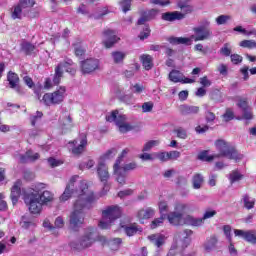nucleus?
Instances as JSON below:
<instances>
[{"mask_svg": "<svg viewBox=\"0 0 256 256\" xmlns=\"http://www.w3.org/2000/svg\"><path fill=\"white\" fill-rule=\"evenodd\" d=\"M113 171L115 179L119 185L123 186L127 183V172H124L121 168V160H116L113 165Z\"/></svg>", "mask_w": 256, "mask_h": 256, "instance_id": "obj_15", "label": "nucleus"}, {"mask_svg": "<svg viewBox=\"0 0 256 256\" xmlns=\"http://www.w3.org/2000/svg\"><path fill=\"white\" fill-rule=\"evenodd\" d=\"M81 71L84 75L93 73L99 69V60L95 58L86 59L80 62Z\"/></svg>", "mask_w": 256, "mask_h": 256, "instance_id": "obj_13", "label": "nucleus"}, {"mask_svg": "<svg viewBox=\"0 0 256 256\" xmlns=\"http://www.w3.org/2000/svg\"><path fill=\"white\" fill-rule=\"evenodd\" d=\"M116 96L118 97V99H120V101H123V103L131 105V95L127 94V90L125 88H117Z\"/></svg>", "mask_w": 256, "mask_h": 256, "instance_id": "obj_28", "label": "nucleus"}, {"mask_svg": "<svg viewBox=\"0 0 256 256\" xmlns=\"http://www.w3.org/2000/svg\"><path fill=\"white\" fill-rule=\"evenodd\" d=\"M165 219H167V215H163V214L162 216L160 215L159 218L154 219L150 225L151 229H157V227H161Z\"/></svg>", "mask_w": 256, "mask_h": 256, "instance_id": "obj_43", "label": "nucleus"}, {"mask_svg": "<svg viewBox=\"0 0 256 256\" xmlns=\"http://www.w3.org/2000/svg\"><path fill=\"white\" fill-rule=\"evenodd\" d=\"M125 57H127V52H123V51H113L111 53V58L113 63H115L116 65H121V63H123V61H125Z\"/></svg>", "mask_w": 256, "mask_h": 256, "instance_id": "obj_33", "label": "nucleus"}, {"mask_svg": "<svg viewBox=\"0 0 256 256\" xmlns=\"http://www.w3.org/2000/svg\"><path fill=\"white\" fill-rule=\"evenodd\" d=\"M20 227H22V229H35L37 227V222L33 218L22 216Z\"/></svg>", "mask_w": 256, "mask_h": 256, "instance_id": "obj_26", "label": "nucleus"}, {"mask_svg": "<svg viewBox=\"0 0 256 256\" xmlns=\"http://www.w3.org/2000/svg\"><path fill=\"white\" fill-rule=\"evenodd\" d=\"M215 147L218 151V154H214L216 159H219V157H226L227 159H233L234 161H241V159H243V155L239 154V152L225 140H217L215 142Z\"/></svg>", "mask_w": 256, "mask_h": 256, "instance_id": "obj_4", "label": "nucleus"}, {"mask_svg": "<svg viewBox=\"0 0 256 256\" xmlns=\"http://www.w3.org/2000/svg\"><path fill=\"white\" fill-rule=\"evenodd\" d=\"M93 243H95V238H93V232H90L82 236L79 240L72 241L70 247L76 249V251H81L87 249V247H91Z\"/></svg>", "mask_w": 256, "mask_h": 256, "instance_id": "obj_11", "label": "nucleus"}, {"mask_svg": "<svg viewBox=\"0 0 256 256\" xmlns=\"http://www.w3.org/2000/svg\"><path fill=\"white\" fill-rule=\"evenodd\" d=\"M85 147H87V137L81 139L80 144L72 149V153L74 155H81L85 151Z\"/></svg>", "mask_w": 256, "mask_h": 256, "instance_id": "obj_36", "label": "nucleus"}, {"mask_svg": "<svg viewBox=\"0 0 256 256\" xmlns=\"http://www.w3.org/2000/svg\"><path fill=\"white\" fill-rule=\"evenodd\" d=\"M203 181H205V178L201 173L194 174L192 177L193 189H199L203 185Z\"/></svg>", "mask_w": 256, "mask_h": 256, "instance_id": "obj_35", "label": "nucleus"}, {"mask_svg": "<svg viewBox=\"0 0 256 256\" xmlns=\"http://www.w3.org/2000/svg\"><path fill=\"white\" fill-rule=\"evenodd\" d=\"M119 41V37L115 34V31L106 29L103 31V43L106 49H111L115 43Z\"/></svg>", "mask_w": 256, "mask_h": 256, "instance_id": "obj_16", "label": "nucleus"}, {"mask_svg": "<svg viewBox=\"0 0 256 256\" xmlns=\"http://www.w3.org/2000/svg\"><path fill=\"white\" fill-rule=\"evenodd\" d=\"M12 19H21L23 17V8H21V5H16L12 8L11 13Z\"/></svg>", "mask_w": 256, "mask_h": 256, "instance_id": "obj_38", "label": "nucleus"}, {"mask_svg": "<svg viewBox=\"0 0 256 256\" xmlns=\"http://www.w3.org/2000/svg\"><path fill=\"white\" fill-rule=\"evenodd\" d=\"M121 217V208L117 205L107 206L102 211V218L99 222L100 229H111V225L116 219Z\"/></svg>", "mask_w": 256, "mask_h": 256, "instance_id": "obj_5", "label": "nucleus"}, {"mask_svg": "<svg viewBox=\"0 0 256 256\" xmlns=\"http://www.w3.org/2000/svg\"><path fill=\"white\" fill-rule=\"evenodd\" d=\"M115 155H117V149L111 148L102 156V159H113Z\"/></svg>", "mask_w": 256, "mask_h": 256, "instance_id": "obj_63", "label": "nucleus"}, {"mask_svg": "<svg viewBox=\"0 0 256 256\" xmlns=\"http://www.w3.org/2000/svg\"><path fill=\"white\" fill-rule=\"evenodd\" d=\"M231 51H233V46H231V43H225L220 48V55H223V57H231Z\"/></svg>", "mask_w": 256, "mask_h": 256, "instance_id": "obj_39", "label": "nucleus"}, {"mask_svg": "<svg viewBox=\"0 0 256 256\" xmlns=\"http://www.w3.org/2000/svg\"><path fill=\"white\" fill-rule=\"evenodd\" d=\"M123 13H127V11H131V0H122L120 2Z\"/></svg>", "mask_w": 256, "mask_h": 256, "instance_id": "obj_60", "label": "nucleus"}, {"mask_svg": "<svg viewBox=\"0 0 256 256\" xmlns=\"http://www.w3.org/2000/svg\"><path fill=\"white\" fill-rule=\"evenodd\" d=\"M237 107H239L240 109L245 110V109H249V103L247 102V98H243L241 96L237 97Z\"/></svg>", "mask_w": 256, "mask_h": 256, "instance_id": "obj_47", "label": "nucleus"}, {"mask_svg": "<svg viewBox=\"0 0 256 256\" xmlns=\"http://www.w3.org/2000/svg\"><path fill=\"white\" fill-rule=\"evenodd\" d=\"M240 47H244L245 49H256V41L255 40H243L240 42Z\"/></svg>", "mask_w": 256, "mask_h": 256, "instance_id": "obj_48", "label": "nucleus"}, {"mask_svg": "<svg viewBox=\"0 0 256 256\" xmlns=\"http://www.w3.org/2000/svg\"><path fill=\"white\" fill-rule=\"evenodd\" d=\"M140 61L146 71H151V69H153V56L143 54L140 56Z\"/></svg>", "mask_w": 256, "mask_h": 256, "instance_id": "obj_30", "label": "nucleus"}, {"mask_svg": "<svg viewBox=\"0 0 256 256\" xmlns=\"http://www.w3.org/2000/svg\"><path fill=\"white\" fill-rule=\"evenodd\" d=\"M43 117V112L37 111L36 114H33L30 116V123L33 127L37 124L38 121H41V118Z\"/></svg>", "mask_w": 256, "mask_h": 256, "instance_id": "obj_51", "label": "nucleus"}, {"mask_svg": "<svg viewBox=\"0 0 256 256\" xmlns=\"http://www.w3.org/2000/svg\"><path fill=\"white\" fill-rule=\"evenodd\" d=\"M137 168V163L130 162L128 164H125L124 166H121V169L124 173H127V171H135Z\"/></svg>", "mask_w": 256, "mask_h": 256, "instance_id": "obj_58", "label": "nucleus"}, {"mask_svg": "<svg viewBox=\"0 0 256 256\" xmlns=\"http://www.w3.org/2000/svg\"><path fill=\"white\" fill-rule=\"evenodd\" d=\"M235 237H240V239H244L247 243H251L252 245H256V231L255 230H234Z\"/></svg>", "mask_w": 256, "mask_h": 256, "instance_id": "obj_14", "label": "nucleus"}, {"mask_svg": "<svg viewBox=\"0 0 256 256\" xmlns=\"http://www.w3.org/2000/svg\"><path fill=\"white\" fill-rule=\"evenodd\" d=\"M169 79L173 83H195V79L185 78V75L178 70H172L169 73Z\"/></svg>", "mask_w": 256, "mask_h": 256, "instance_id": "obj_17", "label": "nucleus"}, {"mask_svg": "<svg viewBox=\"0 0 256 256\" xmlns=\"http://www.w3.org/2000/svg\"><path fill=\"white\" fill-rule=\"evenodd\" d=\"M177 7L182 11L184 16L193 13V6L189 4V0H178Z\"/></svg>", "mask_w": 256, "mask_h": 256, "instance_id": "obj_27", "label": "nucleus"}, {"mask_svg": "<svg viewBox=\"0 0 256 256\" xmlns=\"http://www.w3.org/2000/svg\"><path fill=\"white\" fill-rule=\"evenodd\" d=\"M18 5H20V8L23 9H31L33 5H35V0H20Z\"/></svg>", "mask_w": 256, "mask_h": 256, "instance_id": "obj_50", "label": "nucleus"}, {"mask_svg": "<svg viewBox=\"0 0 256 256\" xmlns=\"http://www.w3.org/2000/svg\"><path fill=\"white\" fill-rule=\"evenodd\" d=\"M59 123L63 131H69V129H73V118H71V115L67 112L61 114Z\"/></svg>", "mask_w": 256, "mask_h": 256, "instance_id": "obj_19", "label": "nucleus"}, {"mask_svg": "<svg viewBox=\"0 0 256 256\" xmlns=\"http://www.w3.org/2000/svg\"><path fill=\"white\" fill-rule=\"evenodd\" d=\"M73 47L76 57H83L85 55V48L81 44H73Z\"/></svg>", "mask_w": 256, "mask_h": 256, "instance_id": "obj_56", "label": "nucleus"}, {"mask_svg": "<svg viewBox=\"0 0 256 256\" xmlns=\"http://www.w3.org/2000/svg\"><path fill=\"white\" fill-rule=\"evenodd\" d=\"M159 207V213L160 215H167V212L169 211V204H167L166 201H161L158 204Z\"/></svg>", "mask_w": 256, "mask_h": 256, "instance_id": "obj_53", "label": "nucleus"}, {"mask_svg": "<svg viewBox=\"0 0 256 256\" xmlns=\"http://www.w3.org/2000/svg\"><path fill=\"white\" fill-rule=\"evenodd\" d=\"M21 51H23L25 55H35L36 53H39L37 46L27 41L21 43Z\"/></svg>", "mask_w": 256, "mask_h": 256, "instance_id": "obj_24", "label": "nucleus"}, {"mask_svg": "<svg viewBox=\"0 0 256 256\" xmlns=\"http://www.w3.org/2000/svg\"><path fill=\"white\" fill-rule=\"evenodd\" d=\"M231 19H232L231 15L222 14V15L216 17V19H215L216 25H227V23H229V21H231Z\"/></svg>", "mask_w": 256, "mask_h": 256, "instance_id": "obj_40", "label": "nucleus"}, {"mask_svg": "<svg viewBox=\"0 0 256 256\" xmlns=\"http://www.w3.org/2000/svg\"><path fill=\"white\" fill-rule=\"evenodd\" d=\"M205 224V220L203 218H195L191 215H186V224L191 225L192 227H201Z\"/></svg>", "mask_w": 256, "mask_h": 256, "instance_id": "obj_34", "label": "nucleus"}, {"mask_svg": "<svg viewBox=\"0 0 256 256\" xmlns=\"http://www.w3.org/2000/svg\"><path fill=\"white\" fill-rule=\"evenodd\" d=\"M21 185V180H17L11 188L10 199L13 205H15L17 201H19V197H21Z\"/></svg>", "mask_w": 256, "mask_h": 256, "instance_id": "obj_22", "label": "nucleus"}, {"mask_svg": "<svg viewBox=\"0 0 256 256\" xmlns=\"http://www.w3.org/2000/svg\"><path fill=\"white\" fill-rule=\"evenodd\" d=\"M161 19L163 21H181L182 19H185V14L174 11V12H165L162 14Z\"/></svg>", "mask_w": 256, "mask_h": 256, "instance_id": "obj_23", "label": "nucleus"}, {"mask_svg": "<svg viewBox=\"0 0 256 256\" xmlns=\"http://www.w3.org/2000/svg\"><path fill=\"white\" fill-rule=\"evenodd\" d=\"M179 111H180L181 115H195V114L199 113V107L180 105Z\"/></svg>", "mask_w": 256, "mask_h": 256, "instance_id": "obj_32", "label": "nucleus"}, {"mask_svg": "<svg viewBox=\"0 0 256 256\" xmlns=\"http://www.w3.org/2000/svg\"><path fill=\"white\" fill-rule=\"evenodd\" d=\"M24 201L26 205L29 206L30 213L37 215V213H41V209H43V204L39 199V195L33 192V189H30L24 196Z\"/></svg>", "mask_w": 256, "mask_h": 256, "instance_id": "obj_9", "label": "nucleus"}, {"mask_svg": "<svg viewBox=\"0 0 256 256\" xmlns=\"http://www.w3.org/2000/svg\"><path fill=\"white\" fill-rule=\"evenodd\" d=\"M230 59L233 65H239V63H243V56L239 54H231Z\"/></svg>", "mask_w": 256, "mask_h": 256, "instance_id": "obj_59", "label": "nucleus"}, {"mask_svg": "<svg viewBox=\"0 0 256 256\" xmlns=\"http://www.w3.org/2000/svg\"><path fill=\"white\" fill-rule=\"evenodd\" d=\"M174 133L176 134V137H178V139H187L188 137L187 130L183 127L175 128Z\"/></svg>", "mask_w": 256, "mask_h": 256, "instance_id": "obj_46", "label": "nucleus"}, {"mask_svg": "<svg viewBox=\"0 0 256 256\" xmlns=\"http://www.w3.org/2000/svg\"><path fill=\"white\" fill-rule=\"evenodd\" d=\"M66 96L67 88H65V86H61L53 93L44 94L40 103H43V105H46L47 107H51V105H61V103L65 101Z\"/></svg>", "mask_w": 256, "mask_h": 256, "instance_id": "obj_6", "label": "nucleus"}, {"mask_svg": "<svg viewBox=\"0 0 256 256\" xmlns=\"http://www.w3.org/2000/svg\"><path fill=\"white\" fill-rule=\"evenodd\" d=\"M193 235V230L185 229L182 232L178 233L179 239H183V247H189L191 243V237Z\"/></svg>", "mask_w": 256, "mask_h": 256, "instance_id": "obj_31", "label": "nucleus"}, {"mask_svg": "<svg viewBox=\"0 0 256 256\" xmlns=\"http://www.w3.org/2000/svg\"><path fill=\"white\" fill-rule=\"evenodd\" d=\"M79 176H72L65 188L64 193L60 196V201H69L71 196L78 195V199L74 203V210L70 214V229L78 231L79 227L85 223V212L83 209H91L92 203L97 199L107 195L109 186L105 185L100 194H95L89 190L86 180H81L77 185Z\"/></svg>", "mask_w": 256, "mask_h": 256, "instance_id": "obj_1", "label": "nucleus"}, {"mask_svg": "<svg viewBox=\"0 0 256 256\" xmlns=\"http://www.w3.org/2000/svg\"><path fill=\"white\" fill-rule=\"evenodd\" d=\"M179 247H177V244H173L167 254V256H177L179 255Z\"/></svg>", "mask_w": 256, "mask_h": 256, "instance_id": "obj_64", "label": "nucleus"}, {"mask_svg": "<svg viewBox=\"0 0 256 256\" xmlns=\"http://www.w3.org/2000/svg\"><path fill=\"white\" fill-rule=\"evenodd\" d=\"M151 35V28H149V25L145 24L143 27V31L139 34V39L141 41H144V39H147Z\"/></svg>", "mask_w": 256, "mask_h": 256, "instance_id": "obj_52", "label": "nucleus"}, {"mask_svg": "<svg viewBox=\"0 0 256 256\" xmlns=\"http://www.w3.org/2000/svg\"><path fill=\"white\" fill-rule=\"evenodd\" d=\"M155 216V210L153 208L141 209L137 213V217L141 223L145 221V219H151V217Z\"/></svg>", "mask_w": 256, "mask_h": 256, "instance_id": "obj_25", "label": "nucleus"}, {"mask_svg": "<svg viewBox=\"0 0 256 256\" xmlns=\"http://www.w3.org/2000/svg\"><path fill=\"white\" fill-rule=\"evenodd\" d=\"M121 243H123V240L121 238H114L108 241V245L112 251H117L119 247L121 246Z\"/></svg>", "mask_w": 256, "mask_h": 256, "instance_id": "obj_42", "label": "nucleus"}, {"mask_svg": "<svg viewBox=\"0 0 256 256\" xmlns=\"http://www.w3.org/2000/svg\"><path fill=\"white\" fill-rule=\"evenodd\" d=\"M146 19H148V21H153V19H155V17H157V15H159V10L157 9H150L148 11H144L142 12Z\"/></svg>", "mask_w": 256, "mask_h": 256, "instance_id": "obj_45", "label": "nucleus"}, {"mask_svg": "<svg viewBox=\"0 0 256 256\" xmlns=\"http://www.w3.org/2000/svg\"><path fill=\"white\" fill-rule=\"evenodd\" d=\"M243 201H244V207H246V209H253V207H255V200L249 197L248 195H245L243 197Z\"/></svg>", "mask_w": 256, "mask_h": 256, "instance_id": "obj_49", "label": "nucleus"}, {"mask_svg": "<svg viewBox=\"0 0 256 256\" xmlns=\"http://www.w3.org/2000/svg\"><path fill=\"white\" fill-rule=\"evenodd\" d=\"M46 187L47 184L45 183H37L32 188V191L38 195V200H40L42 205H49V203H53L55 200V194L49 190H44Z\"/></svg>", "mask_w": 256, "mask_h": 256, "instance_id": "obj_8", "label": "nucleus"}, {"mask_svg": "<svg viewBox=\"0 0 256 256\" xmlns=\"http://www.w3.org/2000/svg\"><path fill=\"white\" fill-rule=\"evenodd\" d=\"M73 65L72 60L64 61L58 64V67L55 68V74L53 77L54 85H59L61 83V79L63 78V71L66 73H70V75H75V68L71 67Z\"/></svg>", "mask_w": 256, "mask_h": 256, "instance_id": "obj_10", "label": "nucleus"}, {"mask_svg": "<svg viewBox=\"0 0 256 256\" xmlns=\"http://www.w3.org/2000/svg\"><path fill=\"white\" fill-rule=\"evenodd\" d=\"M148 239L155 245V247H161L165 245V240L167 238L163 234H152L148 236Z\"/></svg>", "mask_w": 256, "mask_h": 256, "instance_id": "obj_29", "label": "nucleus"}, {"mask_svg": "<svg viewBox=\"0 0 256 256\" xmlns=\"http://www.w3.org/2000/svg\"><path fill=\"white\" fill-rule=\"evenodd\" d=\"M217 243H219L217 236L213 235L207 238L203 244L204 252L211 253L212 251H215V249H217Z\"/></svg>", "mask_w": 256, "mask_h": 256, "instance_id": "obj_21", "label": "nucleus"}, {"mask_svg": "<svg viewBox=\"0 0 256 256\" xmlns=\"http://www.w3.org/2000/svg\"><path fill=\"white\" fill-rule=\"evenodd\" d=\"M188 205L186 203L177 202L174 205V210L170 211L166 215V219L174 227H182L186 225L187 216H185V211H187Z\"/></svg>", "mask_w": 256, "mask_h": 256, "instance_id": "obj_3", "label": "nucleus"}, {"mask_svg": "<svg viewBox=\"0 0 256 256\" xmlns=\"http://www.w3.org/2000/svg\"><path fill=\"white\" fill-rule=\"evenodd\" d=\"M97 174L102 183H107V181H109V168L107 167V164H105V162L100 161L98 163Z\"/></svg>", "mask_w": 256, "mask_h": 256, "instance_id": "obj_18", "label": "nucleus"}, {"mask_svg": "<svg viewBox=\"0 0 256 256\" xmlns=\"http://www.w3.org/2000/svg\"><path fill=\"white\" fill-rule=\"evenodd\" d=\"M133 193H134L133 189L128 188L118 192V197H120V199H125V197H129L133 195Z\"/></svg>", "mask_w": 256, "mask_h": 256, "instance_id": "obj_61", "label": "nucleus"}, {"mask_svg": "<svg viewBox=\"0 0 256 256\" xmlns=\"http://www.w3.org/2000/svg\"><path fill=\"white\" fill-rule=\"evenodd\" d=\"M124 228V231L128 237H133L139 231V228L137 225H129V226H122Z\"/></svg>", "mask_w": 256, "mask_h": 256, "instance_id": "obj_44", "label": "nucleus"}, {"mask_svg": "<svg viewBox=\"0 0 256 256\" xmlns=\"http://www.w3.org/2000/svg\"><path fill=\"white\" fill-rule=\"evenodd\" d=\"M159 143H160L159 140H150L144 145L142 151L144 152L151 151L152 147H157Z\"/></svg>", "mask_w": 256, "mask_h": 256, "instance_id": "obj_55", "label": "nucleus"}, {"mask_svg": "<svg viewBox=\"0 0 256 256\" xmlns=\"http://www.w3.org/2000/svg\"><path fill=\"white\" fill-rule=\"evenodd\" d=\"M130 89L132 93H135L136 95H141V93L145 91V86H143L142 84H134L130 86Z\"/></svg>", "mask_w": 256, "mask_h": 256, "instance_id": "obj_54", "label": "nucleus"}, {"mask_svg": "<svg viewBox=\"0 0 256 256\" xmlns=\"http://www.w3.org/2000/svg\"><path fill=\"white\" fill-rule=\"evenodd\" d=\"M193 35L190 38L187 37H169L168 41L171 45H192L193 41H209L213 38V31L211 28L204 26H196L192 29Z\"/></svg>", "mask_w": 256, "mask_h": 256, "instance_id": "obj_2", "label": "nucleus"}, {"mask_svg": "<svg viewBox=\"0 0 256 256\" xmlns=\"http://www.w3.org/2000/svg\"><path fill=\"white\" fill-rule=\"evenodd\" d=\"M7 81L9 83L10 89H13L18 95H23L25 92L23 91V88L21 87L19 75L15 72H8L7 74Z\"/></svg>", "mask_w": 256, "mask_h": 256, "instance_id": "obj_12", "label": "nucleus"}, {"mask_svg": "<svg viewBox=\"0 0 256 256\" xmlns=\"http://www.w3.org/2000/svg\"><path fill=\"white\" fill-rule=\"evenodd\" d=\"M242 119H245L246 121H251V119H253V112H251L249 108L242 110Z\"/></svg>", "mask_w": 256, "mask_h": 256, "instance_id": "obj_62", "label": "nucleus"}, {"mask_svg": "<svg viewBox=\"0 0 256 256\" xmlns=\"http://www.w3.org/2000/svg\"><path fill=\"white\" fill-rule=\"evenodd\" d=\"M153 157L155 159H158V161H161V163H167L169 161V154L168 152H155L153 153Z\"/></svg>", "mask_w": 256, "mask_h": 256, "instance_id": "obj_41", "label": "nucleus"}, {"mask_svg": "<svg viewBox=\"0 0 256 256\" xmlns=\"http://www.w3.org/2000/svg\"><path fill=\"white\" fill-rule=\"evenodd\" d=\"M39 157H40L39 153H35L32 150H28L25 154H20L16 156V159L20 163H29V162L37 161Z\"/></svg>", "mask_w": 256, "mask_h": 256, "instance_id": "obj_20", "label": "nucleus"}, {"mask_svg": "<svg viewBox=\"0 0 256 256\" xmlns=\"http://www.w3.org/2000/svg\"><path fill=\"white\" fill-rule=\"evenodd\" d=\"M106 121L109 123H113V121H115L120 133H127L133 129V126L127 123V116L125 114H120L117 110L113 111L111 114H108L106 116Z\"/></svg>", "mask_w": 256, "mask_h": 256, "instance_id": "obj_7", "label": "nucleus"}, {"mask_svg": "<svg viewBox=\"0 0 256 256\" xmlns=\"http://www.w3.org/2000/svg\"><path fill=\"white\" fill-rule=\"evenodd\" d=\"M249 72L251 75H256V67L249 69V66H243L240 69V73L243 75L244 81L249 79Z\"/></svg>", "mask_w": 256, "mask_h": 256, "instance_id": "obj_37", "label": "nucleus"}, {"mask_svg": "<svg viewBox=\"0 0 256 256\" xmlns=\"http://www.w3.org/2000/svg\"><path fill=\"white\" fill-rule=\"evenodd\" d=\"M241 179H243V175H241V173H239V171L237 170L232 171V173L230 174L231 183L241 181Z\"/></svg>", "mask_w": 256, "mask_h": 256, "instance_id": "obj_57", "label": "nucleus"}]
</instances>
